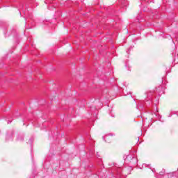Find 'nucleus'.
<instances>
[{
    "instance_id": "nucleus-1",
    "label": "nucleus",
    "mask_w": 178,
    "mask_h": 178,
    "mask_svg": "<svg viewBox=\"0 0 178 178\" xmlns=\"http://www.w3.org/2000/svg\"><path fill=\"white\" fill-rule=\"evenodd\" d=\"M159 175H160L161 176H163V175H165V170H163V171H161V172H159Z\"/></svg>"
},
{
    "instance_id": "nucleus-2",
    "label": "nucleus",
    "mask_w": 178,
    "mask_h": 178,
    "mask_svg": "<svg viewBox=\"0 0 178 178\" xmlns=\"http://www.w3.org/2000/svg\"><path fill=\"white\" fill-rule=\"evenodd\" d=\"M108 137H109V136H106V139L108 138Z\"/></svg>"
}]
</instances>
